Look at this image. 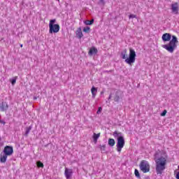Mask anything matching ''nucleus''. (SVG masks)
Listing matches in <instances>:
<instances>
[{"instance_id": "1", "label": "nucleus", "mask_w": 179, "mask_h": 179, "mask_svg": "<svg viewBox=\"0 0 179 179\" xmlns=\"http://www.w3.org/2000/svg\"><path fill=\"white\" fill-rule=\"evenodd\" d=\"M162 38L164 43L169 41L168 44L162 45V48L166 50L168 52L173 54L178 44V38H177V36L174 35L171 36L170 33H165L162 35Z\"/></svg>"}, {"instance_id": "2", "label": "nucleus", "mask_w": 179, "mask_h": 179, "mask_svg": "<svg viewBox=\"0 0 179 179\" xmlns=\"http://www.w3.org/2000/svg\"><path fill=\"white\" fill-rule=\"evenodd\" d=\"M154 160L155 162V171L157 174H163V171L166 170L167 166V157L161 156L157 157V152L155 154Z\"/></svg>"}, {"instance_id": "3", "label": "nucleus", "mask_w": 179, "mask_h": 179, "mask_svg": "<svg viewBox=\"0 0 179 179\" xmlns=\"http://www.w3.org/2000/svg\"><path fill=\"white\" fill-rule=\"evenodd\" d=\"M120 57L121 58H122V59H125V62L127 64L131 65V64H134V62H135V59L136 58V52H135V50L134 49L130 48L128 57L127 50V49H124L121 52Z\"/></svg>"}, {"instance_id": "4", "label": "nucleus", "mask_w": 179, "mask_h": 179, "mask_svg": "<svg viewBox=\"0 0 179 179\" xmlns=\"http://www.w3.org/2000/svg\"><path fill=\"white\" fill-rule=\"evenodd\" d=\"M13 155V147L10 145H6L4 149L0 154V163H6L8 156Z\"/></svg>"}, {"instance_id": "5", "label": "nucleus", "mask_w": 179, "mask_h": 179, "mask_svg": "<svg viewBox=\"0 0 179 179\" xmlns=\"http://www.w3.org/2000/svg\"><path fill=\"white\" fill-rule=\"evenodd\" d=\"M57 20H50L49 22V33L52 34L53 33H58L59 31V24H55Z\"/></svg>"}, {"instance_id": "6", "label": "nucleus", "mask_w": 179, "mask_h": 179, "mask_svg": "<svg viewBox=\"0 0 179 179\" xmlns=\"http://www.w3.org/2000/svg\"><path fill=\"white\" fill-rule=\"evenodd\" d=\"M140 170L143 173H149L150 171V164L146 160H142L139 164Z\"/></svg>"}, {"instance_id": "7", "label": "nucleus", "mask_w": 179, "mask_h": 179, "mask_svg": "<svg viewBox=\"0 0 179 179\" xmlns=\"http://www.w3.org/2000/svg\"><path fill=\"white\" fill-rule=\"evenodd\" d=\"M124 145H125V139L124 138V136H120L119 138H117V143L116 145L117 152H121Z\"/></svg>"}, {"instance_id": "8", "label": "nucleus", "mask_w": 179, "mask_h": 179, "mask_svg": "<svg viewBox=\"0 0 179 179\" xmlns=\"http://www.w3.org/2000/svg\"><path fill=\"white\" fill-rule=\"evenodd\" d=\"M120 100H122V92L121 90H117L115 94L114 101L120 103Z\"/></svg>"}, {"instance_id": "9", "label": "nucleus", "mask_w": 179, "mask_h": 179, "mask_svg": "<svg viewBox=\"0 0 179 179\" xmlns=\"http://www.w3.org/2000/svg\"><path fill=\"white\" fill-rule=\"evenodd\" d=\"M9 110V105H8V103L5 101H2L0 103V111H8Z\"/></svg>"}, {"instance_id": "10", "label": "nucleus", "mask_w": 179, "mask_h": 179, "mask_svg": "<svg viewBox=\"0 0 179 179\" xmlns=\"http://www.w3.org/2000/svg\"><path fill=\"white\" fill-rule=\"evenodd\" d=\"M72 174H73V171H72V169L65 168L64 175L66 179L71 178V177H72Z\"/></svg>"}, {"instance_id": "11", "label": "nucleus", "mask_w": 179, "mask_h": 179, "mask_svg": "<svg viewBox=\"0 0 179 179\" xmlns=\"http://www.w3.org/2000/svg\"><path fill=\"white\" fill-rule=\"evenodd\" d=\"M171 10L173 13L178 15V3L171 4Z\"/></svg>"}, {"instance_id": "12", "label": "nucleus", "mask_w": 179, "mask_h": 179, "mask_svg": "<svg viewBox=\"0 0 179 179\" xmlns=\"http://www.w3.org/2000/svg\"><path fill=\"white\" fill-rule=\"evenodd\" d=\"M99 52V50H97V48L92 47L90 49L88 52V55L90 57H92V55H96Z\"/></svg>"}, {"instance_id": "13", "label": "nucleus", "mask_w": 179, "mask_h": 179, "mask_svg": "<svg viewBox=\"0 0 179 179\" xmlns=\"http://www.w3.org/2000/svg\"><path fill=\"white\" fill-rule=\"evenodd\" d=\"M76 37H78L80 40L83 37V33L82 32V28L79 27L78 30L76 31Z\"/></svg>"}, {"instance_id": "14", "label": "nucleus", "mask_w": 179, "mask_h": 179, "mask_svg": "<svg viewBox=\"0 0 179 179\" xmlns=\"http://www.w3.org/2000/svg\"><path fill=\"white\" fill-rule=\"evenodd\" d=\"M100 135H101L100 133H98V134L94 133V134L92 136V138H93V141H94V143L95 145L97 143V141L100 138Z\"/></svg>"}, {"instance_id": "15", "label": "nucleus", "mask_w": 179, "mask_h": 179, "mask_svg": "<svg viewBox=\"0 0 179 179\" xmlns=\"http://www.w3.org/2000/svg\"><path fill=\"white\" fill-rule=\"evenodd\" d=\"M91 93L92 94V99H96V94H97V87L93 86L91 89Z\"/></svg>"}, {"instance_id": "16", "label": "nucleus", "mask_w": 179, "mask_h": 179, "mask_svg": "<svg viewBox=\"0 0 179 179\" xmlns=\"http://www.w3.org/2000/svg\"><path fill=\"white\" fill-rule=\"evenodd\" d=\"M33 128L32 126H29L25 128V133L24 136L27 137L29 136V134H30V131H31V129Z\"/></svg>"}, {"instance_id": "17", "label": "nucleus", "mask_w": 179, "mask_h": 179, "mask_svg": "<svg viewBox=\"0 0 179 179\" xmlns=\"http://www.w3.org/2000/svg\"><path fill=\"white\" fill-rule=\"evenodd\" d=\"M108 144L110 146V148H113L115 145V140L113 138H109L108 141Z\"/></svg>"}, {"instance_id": "18", "label": "nucleus", "mask_w": 179, "mask_h": 179, "mask_svg": "<svg viewBox=\"0 0 179 179\" xmlns=\"http://www.w3.org/2000/svg\"><path fill=\"white\" fill-rule=\"evenodd\" d=\"M85 24L87 26H92L94 23V20L92 19L91 20H87L84 22Z\"/></svg>"}, {"instance_id": "19", "label": "nucleus", "mask_w": 179, "mask_h": 179, "mask_svg": "<svg viewBox=\"0 0 179 179\" xmlns=\"http://www.w3.org/2000/svg\"><path fill=\"white\" fill-rule=\"evenodd\" d=\"M114 138H120V136H122L121 132H118L117 131H114L113 134Z\"/></svg>"}, {"instance_id": "20", "label": "nucleus", "mask_w": 179, "mask_h": 179, "mask_svg": "<svg viewBox=\"0 0 179 179\" xmlns=\"http://www.w3.org/2000/svg\"><path fill=\"white\" fill-rule=\"evenodd\" d=\"M11 85L14 86V85L16 83V80H17V76H15L14 78H11L10 80Z\"/></svg>"}, {"instance_id": "21", "label": "nucleus", "mask_w": 179, "mask_h": 179, "mask_svg": "<svg viewBox=\"0 0 179 179\" xmlns=\"http://www.w3.org/2000/svg\"><path fill=\"white\" fill-rule=\"evenodd\" d=\"M99 148H100L101 152H102L103 153H106V145H100Z\"/></svg>"}, {"instance_id": "22", "label": "nucleus", "mask_w": 179, "mask_h": 179, "mask_svg": "<svg viewBox=\"0 0 179 179\" xmlns=\"http://www.w3.org/2000/svg\"><path fill=\"white\" fill-rule=\"evenodd\" d=\"M36 166H37V167H41V168H43L44 167V164H43V162H41V161H38L37 162H36Z\"/></svg>"}, {"instance_id": "23", "label": "nucleus", "mask_w": 179, "mask_h": 179, "mask_svg": "<svg viewBox=\"0 0 179 179\" xmlns=\"http://www.w3.org/2000/svg\"><path fill=\"white\" fill-rule=\"evenodd\" d=\"M134 174L136 178H141V173H139V171L138 169L134 170Z\"/></svg>"}, {"instance_id": "24", "label": "nucleus", "mask_w": 179, "mask_h": 179, "mask_svg": "<svg viewBox=\"0 0 179 179\" xmlns=\"http://www.w3.org/2000/svg\"><path fill=\"white\" fill-rule=\"evenodd\" d=\"M83 31H84V33H90V27H85L83 29Z\"/></svg>"}, {"instance_id": "25", "label": "nucleus", "mask_w": 179, "mask_h": 179, "mask_svg": "<svg viewBox=\"0 0 179 179\" xmlns=\"http://www.w3.org/2000/svg\"><path fill=\"white\" fill-rule=\"evenodd\" d=\"M167 114V110H164L163 112L161 113V117H164Z\"/></svg>"}, {"instance_id": "26", "label": "nucleus", "mask_w": 179, "mask_h": 179, "mask_svg": "<svg viewBox=\"0 0 179 179\" xmlns=\"http://www.w3.org/2000/svg\"><path fill=\"white\" fill-rule=\"evenodd\" d=\"M129 19H135V18H136V15L131 14V15L129 16Z\"/></svg>"}, {"instance_id": "27", "label": "nucleus", "mask_w": 179, "mask_h": 179, "mask_svg": "<svg viewBox=\"0 0 179 179\" xmlns=\"http://www.w3.org/2000/svg\"><path fill=\"white\" fill-rule=\"evenodd\" d=\"M101 111H103V108L101 107H99L98 108V110H97V114H100V113H101Z\"/></svg>"}, {"instance_id": "28", "label": "nucleus", "mask_w": 179, "mask_h": 179, "mask_svg": "<svg viewBox=\"0 0 179 179\" xmlns=\"http://www.w3.org/2000/svg\"><path fill=\"white\" fill-rule=\"evenodd\" d=\"M176 178L179 179V171L178 173H176Z\"/></svg>"}, {"instance_id": "29", "label": "nucleus", "mask_w": 179, "mask_h": 179, "mask_svg": "<svg viewBox=\"0 0 179 179\" xmlns=\"http://www.w3.org/2000/svg\"><path fill=\"white\" fill-rule=\"evenodd\" d=\"M1 124H3V125H5L6 122H5V120H0Z\"/></svg>"}, {"instance_id": "30", "label": "nucleus", "mask_w": 179, "mask_h": 179, "mask_svg": "<svg viewBox=\"0 0 179 179\" xmlns=\"http://www.w3.org/2000/svg\"><path fill=\"white\" fill-rule=\"evenodd\" d=\"M112 97H113V94H110L109 95L108 100H110V99H111Z\"/></svg>"}, {"instance_id": "31", "label": "nucleus", "mask_w": 179, "mask_h": 179, "mask_svg": "<svg viewBox=\"0 0 179 179\" xmlns=\"http://www.w3.org/2000/svg\"><path fill=\"white\" fill-rule=\"evenodd\" d=\"M99 1L101 2V3H104V0H99Z\"/></svg>"}, {"instance_id": "32", "label": "nucleus", "mask_w": 179, "mask_h": 179, "mask_svg": "<svg viewBox=\"0 0 179 179\" xmlns=\"http://www.w3.org/2000/svg\"><path fill=\"white\" fill-rule=\"evenodd\" d=\"M34 100H37V97L34 96Z\"/></svg>"}, {"instance_id": "33", "label": "nucleus", "mask_w": 179, "mask_h": 179, "mask_svg": "<svg viewBox=\"0 0 179 179\" xmlns=\"http://www.w3.org/2000/svg\"><path fill=\"white\" fill-rule=\"evenodd\" d=\"M20 47H21V48H23V44H21V45H20Z\"/></svg>"}, {"instance_id": "34", "label": "nucleus", "mask_w": 179, "mask_h": 179, "mask_svg": "<svg viewBox=\"0 0 179 179\" xmlns=\"http://www.w3.org/2000/svg\"><path fill=\"white\" fill-rule=\"evenodd\" d=\"M47 146H48V144L45 145V148H47Z\"/></svg>"}, {"instance_id": "35", "label": "nucleus", "mask_w": 179, "mask_h": 179, "mask_svg": "<svg viewBox=\"0 0 179 179\" xmlns=\"http://www.w3.org/2000/svg\"><path fill=\"white\" fill-rule=\"evenodd\" d=\"M57 1H59V0H57Z\"/></svg>"}]
</instances>
